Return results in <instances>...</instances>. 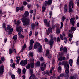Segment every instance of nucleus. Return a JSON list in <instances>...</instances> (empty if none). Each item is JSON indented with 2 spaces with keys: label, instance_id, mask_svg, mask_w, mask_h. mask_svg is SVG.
<instances>
[{
  "label": "nucleus",
  "instance_id": "obj_1",
  "mask_svg": "<svg viewBox=\"0 0 79 79\" xmlns=\"http://www.w3.org/2000/svg\"><path fill=\"white\" fill-rule=\"evenodd\" d=\"M34 48L35 49L38 48L39 52H42V46L40 45V44L39 43H36L35 44Z\"/></svg>",
  "mask_w": 79,
  "mask_h": 79
},
{
  "label": "nucleus",
  "instance_id": "obj_2",
  "mask_svg": "<svg viewBox=\"0 0 79 79\" xmlns=\"http://www.w3.org/2000/svg\"><path fill=\"white\" fill-rule=\"evenodd\" d=\"M22 22H23V23L24 26H27L29 24V22H28L30 19H29L28 18H24L23 17L22 19H21Z\"/></svg>",
  "mask_w": 79,
  "mask_h": 79
},
{
  "label": "nucleus",
  "instance_id": "obj_3",
  "mask_svg": "<svg viewBox=\"0 0 79 79\" xmlns=\"http://www.w3.org/2000/svg\"><path fill=\"white\" fill-rule=\"evenodd\" d=\"M71 6L72 8L74 7V3L72 0L70 1L69 3V13H72L73 12V10L71 8Z\"/></svg>",
  "mask_w": 79,
  "mask_h": 79
},
{
  "label": "nucleus",
  "instance_id": "obj_4",
  "mask_svg": "<svg viewBox=\"0 0 79 79\" xmlns=\"http://www.w3.org/2000/svg\"><path fill=\"white\" fill-rule=\"evenodd\" d=\"M66 66H67V67L66 68L65 73H67V74L65 75V77L68 78L69 76L68 74L69 73V65L68 64H67L66 65H64V66L66 67Z\"/></svg>",
  "mask_w": 79,
  "mask_h": 79
},
{
  "label": "nucleus",
  "instance_id": "obj_5",
  "mask_svg": "<svg viewBox=\"0 0 79 79\" xmlns=\"http://www.w3.org/2000/svg\"><path fill=\"white\" fill-rule=\"evenodd\" d=\"M29 61L30 63V66L31 68H34V61L33 59H30Z\"/></svg>",
  "mask_w": 79,
  "mask_h": 79
},
{
  "label": "nucleus",
  "instance_id": "obj_6",
  "mask_svg": "<svg viewBox=\"0 0 79 79\" xmlns=\"http://www.w3.org/2000/svg\"><path fill=\"white\" fill-rule=\"evenodd\" d=\"M7 29L8 31V32L9 34H11V33L13 32V28H11L10 27V25H8L7 26Z\"/></svg>",
  "mask_w": 79,
  "mask_h": 79
},
{
  "label": "nucleus",
  "instance_id": "obj_7",
  "mask_svg": "<svg viewBox=\"0 0 79 79\" xmlns=\"http://www.w3.org/2000/svg\"><path fill=\"white\" fill-rule=\"evenodd\" d=\"M46 57H48V58L49 59H51V58H52V55L50 54V53L49 52V50H46Z\"/></svg>",
  "mask_w": 79,
  "mask_h": 79
},
{
  "label": "nucleus",
  "instance_id": "obj_8",
  "mask_svg": "<svg viewBox=\"0 0 79 79\" xmlns=\"http://www.w3.org/2000/svg\"><path fill=\"white\" fill-rule=\"evenodd\" d=\"M60 51L61 52L63 51V53H67V48L66 47L63 48V46H62L60 48Z\"/></svg>",
  "mask_w": 79,
  "mask_h": 79
},
{
  "label": "nucleus",
  "instance_id": "obj_9",
  "mask_svg": "<svg viewBox=\"0 0 79 79\" xmlns=\"http://www.w3.org/2000/svg\"><path fill=\"white\" fill-rule=\"evenodd\" d=\"M41 70L42 71H44L45 70V68H46V64H45V62H43L41 64Z\"/></svg>",
  "mask_w": 79,
  "mask_h": 79
},
{
  "label": "nucleus",
  "instance_id": "obj_10",
  "mask_svg": "<svg viewBox=\"0 0 79 79\" xmlns=\"http://www.w3.org/2000/svg\"><path fill=\"white\" fill-rule=\"evenodd\" d=\"M4 69V66H2L0 67V76L3 75V69Z\"/></svg>",
  "mask_w": 79,
  "mask_h": 79
},
{
  "label": "nucleus",
  "instance_id": "obj_11",
  "mask_svg": "<svg viewBox=\"0 0 79 79\" xmlns=\"http://www.w3.org/2000/svg\"><path fill=\"white\" fill-rule=\"evenodd\" d=\"M27 63V60H24V62H23V60H22L20 62V64L22 66H24L25 64H26Z\"/></svg>",
  "mask_w": 79,
  "mask_h": 79
},
{
  "label": "nucleus",
  "instance_id": "obj_12",
  "mask_svg": "<svg viewBox=\"0 0 79 79\" xmlns=\"http://www.w3.org/2000/svg\"><path fill=\"white\" fill-rule=\"evenodd\" d=\"M14 23L16 25H17V27H18L17 26H19L20 24V23H21V21L20 20H14Z\"/></svg>",
  "mask_w": 79,
  "mask_h": 79
},
{
  "label": "nucleus",
  "instance_id": "obj_13",
  "mask_svg": "<svg viewBox=\"0 0 79 79\" xmlns=\"http://www.w3.org/2000/svg\"><path fill=\"white\" fill-rule=\"evenodd\" d=\"M21 29V26H19V27H17L16 28V30L18 32H22L23 31V29ZM20 29V30H19Z\"/></svg>",
  "mask_w": 79,
  "mask_h": 79
},
{
  "label": "nucleus",
  "instance_id": "obj_14",
  "mask_svg": "<svg viewBox=\"0 0 79 79\" xmlns=\"http://www.w3.org/2000/svg\"><path fill=\"white\" fill-rule=\"evenodd\" d=\"M44 21L46 24V26L47 27H50V23L48 22H47V19H44Z\"/></svg>",
  "mask_w": 79,
  "mask_h": 79
},
{
  "label": "nucleus",
  "instance_id": "obj_15",
  "mask_svg": "<svg viewBox=\"0 0 79 79\" xmlns=\"http://www.w3.org/2000/svg\"><path fill=\"white\" fill-rule=\"evenodd\" d=\"M52 2V0H49L48 2L47 1H46L45 2V5L46 6L48 5H50Z\"/></svg>",
  "mask_w": 79,
  "mask_h": 79
},
{
  "label": "nucleus",
  "instance_id": "obj_16",
  "mask_svg": "<svg viewBox=\"0 0 79 79\" xmlns=\"http://www.w3.org/2000/svg\"><path fill=\"white\" fill-rule=\"evenodd\" d=\"M38 25V22H36L34 23H32L31 24V28L32 29H34V28L35 27V26H37Z\"/></svg>",
  "mask_w": 79,
  "mask_h": 79
},
{
  "label": "nucleus",
  "instance_id": "obj_17",
  "mask_svg": "<svg viewBox=\"0 0 79 79\" xmlns=\"http://www.w3.org/2000/svg\"><path fill=\"white\" fill-rule=\"evenodd\" d=\"M74 19H75V18H72L70 19V22L71 23V24L72 25V26H74Z\"/></svg>",
  "mask_w": 79,
  "mask_h": 79
},
{
  "label": "nucleus",
  "instance_id": "obj_18",
  "mask_svg": "<svg viewBox=\"0 0 79 79\" xmlns=\"http://www.w3.org/2000/svg\"><path fill=\"white\" fill-rule=\"evenodd\" d=\"M53 43H54V41L53 40V39H51L49 42L48 43V44H50V47H52V45Z\"/></svg>",
  "mask_w": 79,
  "mask_h": 79
},
{
  "label": "nucleus",
  "instance_id": "obj_19",
  "mask_svg": "<svg viewBox=\"0 0 79 79\" xmlns=\"http://www.w3.org/2000/svg\"><path fill=\"white\" fill-rule=\"evenodd\" d=\"M26 48V44H24V45L22 47V49L21 50V52H23Z\"/></svg>",
  "mask_w": 79,
  "mask_h": 79
},
{
  "label": "nucleus",
  "instance_id": "obj_20",
  "mask_svg": "<svg viewBox=\"0 0 79 79\" xmlns=\"http://www.w3.org/2000/svg\"><path fill=\"white\" fill-rule=\"evenodd\" d=\"M16 59L17 63H18L19 62V61H20V60H21V58H20V57H19V56H17L16 57Z\"/></svg>",
  "mask_w": 79,
  "mask_h": 79
},
{
  "label": "nucleus",
  "instance_id": "obj_21",
  "mask_svg": "<svg viewBox=\"0 0 79 79\" xmlns=\"http://www.w3.org/2000/svg\"><path fill=\"white\" fill-rule=\"evenodd\" d=\"M52 28H49L48 29V32H47V35H49L50 33H52Z\"/></svg>",
  "mask_w": 79,
  "mask_h": 79
},
{
  "label": "nucleus",
  "instance_id": "obj_22",
  "mask_svg": "<svg viewBox=\"0 0 79 79\" xmlns=\"http://www.w3.org/2000/svg\"><path fill=\"white\" fill-rule=\"evenodd\" d=\"M67 5H65L64 6V12L65 13H67Z\"/></svg>",
  "mask_w": 79,
  "mask_h": 79
},
{
  "label": "nucleus",
  "instance_id": "obj_23",
  "mask_svg": "<svg viewBox=\"0 0 79 79\" xmlns=\"http://www.w3.org/2000/svg\"><path fill=\"white\" fill-rule=\"evenodd\" d=\"M61 30H60L59 28H57L56 30V33L57 34H60V32Z\"/></svg>",
  "mask_w": 79,
  "mask_h": 79
},
{
  "label": "nucleus",
  "instance_id": "obj_24",
  "mask_svg": "<svg viewBox=\"0 0 79 79\" xmlns=\"http://www.w3.org/2000/svg\"><path fill=\"white\" fill-rule=\"evenodd\" d=\"M29 12L27 11H26L24 13L25 16V17H27L29 16Z\"/></svg>",
  "mask_w": 79,
  "mask_h": 79
},
{
  "label": "nucleus",
  "instance_id": "obj_25",
  "mask_svg": "<svg viewBox=\"0 0 79 79\" xmlns=\"http://www.w3.org/2000/svg\"><path fill=\"white\" fill-rule=\"evenodd\" d=\"M2 27L3 28H5V29L6 31V25L5 23H4L3 24Z\"/></svg>",
  "mask_w": 79,
  "mask_h": 79
},
{
  "label": "nucleus",
  "instance_id": "obj_26",
  "mask_svg": "<svg viewBox=\"0 0 79 79\" xmlns=\"http://www.w3.org/2000/svg\"><path fill=\"white\" fill-rule=\"evenodd\" d=\"M71 29L72 32H74V31L76 29V27H71Z\"/></svg>",
  "mask_w": 79,
  "mask_h": 79
},
{
  "label": "nucleus",
  "instance_id": "obj_27",
  "mask_svg": "<svg viewBox=\"0 0 79 79\" xmlns=\"http://www.w3.org/2000/svg\"><path fill=\"white\" fill-rule=\"evenodd\" d=\"M35 78V75H32L29 78V79H34Z\"/></svg>",
  "mask_w": 79,
  "mask_h": 79
},
{
  "label": "nucleus",
  "instance_id": "obj_28",
  "mask_svg": "<svg viewBox=\"0 0 79 79\" xmlns=\"http://www.w3.org/2000/svg\"><path fill=\"white\" fill-rule=\"evenodd\" d=\"M17 38H18V36L17 35H15L13 36V39L14 40H16L17 39Z\"/></svg>",
  "mask_w": 79,
  "mask_h": 79
},
{
  "label": "nucleus",
  "instance_id": "obj_29",
  "mask_svg": "<svg viewBox=\"0 0 79 79\" xmlns=\"http://www.w3.org/2000/svg\"><path fill=\"white\" fill-rule=\"evenodd\" d=\"M64 42L66 44L68 42V40L67 39V38L64 37Z\"/></svg>",
  "mask_w": 79,
  "mask_h": 79
},
{
  "label": "nucleus",
  "instance_id": "obj_30",
  "mask_svg": "<svg viewBox=\"0 0 79 79\" xmlns=\"http://www.w3.org/2000/svg\"><path fill=\"white\" fill-rule=\"evenodd\" d=\"M61 66H59L58 68V72H61Z\"/></svg>",
  "mask_w": 79,
  "mask_h": 79
},
{
  "label": "nucleus",
  "instance_id": "obj_31",
  "mask_svg": "<svg viewBox=\"0 0 79 79\" xmlns=\"http://www.w3.org/2000/svg\"><path fill=\"white\" fill-rule=\"evenodd\" d=\"M72 64H73V60L70 59L69 60V64L71 66H72Z\"/></svg>",
  "mask_w": 79,
  "mask_h": 79
},
{
  "label": "nucleus",
  "instance_id": "obj_32",
  "mask_svg": "<svg viewBox=\"0 0 79 79\" xmlns=\"http://www.w3.org/2000/svg\"><path fill=\"white\" fill-rule=\"evenodd\" d=\"M60 61H63V57L62 56H60V58H58V60L60 61Z\"/></svg>",
  "mask_w": 79,
  "mask_h": 79
},
{
  "label": "nucleus",
  "instance_id": "obj_33",
  "mask_svg": "<svg viewBox=\"0 0 79 79\" xmlns=\"http://www.w3.org/2000/svg\"><path fill=\"white\" fill-rule=\"evenodd\" d=\"M33 73V71L32 69H30V75H32Z\"/></svg>",
  "mask_w": 79,
  "mask_h": 79
},
{
  "label": "nucleus",
  "instance_id": "obj_34",
  "mask_svg": "<svg viewBox=\"0 0 79 79\" xmlns=\"http://www.w3.org/2000/svg\"><path fill=\"white\" fill-rule=\"evenodd\" d=\"M13 53V50L11 49H10L9 50V53L10 55H11V53Z\"/></svg>",
  "mask_w": 79,
  "mask_h": 79
},
{
  "label": "nucleus",
  "instance_id": "obj_35",
  "mask_svg": "<svg viewBox=\"0 0 79 79\" xmlns=\"http://www.w3.org/2000/svg\"><path fill=\"white\" fill-rule=\"evenodd\" d=\"M34 40H30V44L33 45V44H34Z\"/></svg>",
  "mask_w": 79,
  "mask_h": 79
},
{
  "label": "nucleus",
  "instance_id": "obj_36",
  "mask_svg": "<svg viewBox=\"0 0 79 79\" xmlns=\"http://www.w3.org/2000/svg\"><path fill=\"white\" fill-rule=\"evenodd\" d=\"M60 39H61V40H64L63 35L61 34L60 35Z\"/></svg>",
  "mask_w": 79,
  "mask_h": 79
},
{
  "label": "nucleus",
  "instance_id": "obj_37",
  "mask_svg": "<svg viewBox=\"0 0 79 79\" xmlns=\"http://www.w3.org/2000/svg\"><path fill=\"white\" fill-rule=\"evenodd\" d=\"M22 71L23 74H25V73H26V69L24 68L23 69Z\"/></svg>",
  "mask_w": 79,
  "mask_h": 79
},
{
  "label": "nucleus",
  "instance_id": "obj_38",
  "mask_svg": "<svg viewBox=\"0 0 79 79\" xmlns=\"http://www.w3.org/2000/svg\"><path fill=\"white\" fill-rule=\"evenodd\" d=\"M33 47V45H31L30 44V46H29V49L31 50H32V47Z\"/></svg>",
  "mask_w": 79,
  "mask_h": 79
},
{
  "label": "nucleus",
  "instance_id": "obj_39",
  "mask_svg": "<svg viewBox=\"0 0 79 79\" xmlns=\"http://www.w3.org/2000/svg\"><path fill=\"white\" fill-rule=\"evenodd\" d=\"M75 4H77V5H79V0H77L75 2Z\"/></svg>",
  "mask_w": 79,
  "mask_h": 79
},
{
  "label": "nucleus",
  "instance_id": "obj_40",
  "mask_svg": "<svg viewBox=\"0 0 79 79\" xmlns=\"http://www.w3.org/2000/svg\"><path fill=\"white\" fill-rule=\"evenodd\" d=\"M11 77L12 79H15V78H16V76H15V75H11Z\"/></svg>",
  "mask_w": 79,
  "mask_h": 79
},
{
  "label": "nucleus",
  "instance_id": "obj_41",
  "mask_svg": "<svg viewBox=\"0 0 79 79\" xmlns=\"http://www.w3.org/2000/svg\"><path fill=\"white\" fill-rule=\"evenodd\" d=\"M68 36L69 37H70L71 38H72L73 37V35H72V34L69 33L68 35Z\"/></svg>",
  "mask_w": 79,
  "mask_h": 79
},
{
  "label": "nucleus",
  "instance_id": "obj_42",
  "mask_svg": "<svg viewBox=\"0 0 79 79\" xmlns=\"http://www.w3.org/2000/svg\"><path fill=\"white\" fill-rule=\"evenodd\" d=\"M45 11V7H43L42 8V11L43 12H44Z\"/></svg>",
  "mask_w": 79,
  "mask_h": 79
},
{
  "label": "nucleus",
  "instance_id": "obj_43",
  "mask_svg": "<svg viewBox=\"0 0 79 79\" xmlns=\"http://www.w3.org/2000/svg\"><path fill=\"white\" fill-rule=\"evenodd\" d=\"M10 66L11 67H13V68H15V63H13V64H10Z\"/></svg>",
  "mask_w": 79,
  "mask_h": 79
},
{
  "label": "nucleus",
  "instance_id": "obj_44",
  "mask_svg": "<svg viewBox=\"0 0 79 79\" xmlns=\"http://www.w3.org/2000/svg\"><path fill=\"white\" fill-rule=\"evenodd\" d=\"M24 10V7L23 6H22V7H20L19 8V10L20 11H23Z\"/></svg>",
  "mask_w": 79,
  "mask_h": 79
},
{
  "label": "nucleus",
  "instance_id": "obj_45",
  "mask_svg": "<svg viewBox=\"0 0 79 79\" xmlns=\"http://www.w3.org/2000/svg\"><path fill=\"white\" fill-rule=\"evenodd\" d=\"M29 56H33V55H34V54L32 52H29Z\"/></svg>",
  "mask_w": 79,
  "mask_h": 79
},
{
  "label": "nucleus",
  "instance_id": "obj_46",
  "mask_svg": "<svg viewBox=\"0 0 79 79\" xmlns=\"http://www.w3.org/2000/svg\"><path fill=\"white\" fill-rule=\"evenodd\" d=\"M27 69H29L30 68V64H28V65L26 66Z\"/></svg>",
  "mask_w": 79,
  "mask_h": 79
},
{
  "label": "nucleus",
  "instance_id": "obj_47",
  "mask_svg": "<svg viewBox=\"0 0 79 79\" xmlns=\"http://www.w3.org/2000/svg\"><path fill=\"white\" fill-rule=\"evenodd\" d=\"M21 72V69H18V73H19V74H20Z\"/></svg>",
  "mask_w": 79,
  "mask_h": 79
},
{
  "label": "nucleus",
  "instance_id": "obj_48",
  "mask_svg": "<svg viewBox=\"0 0 79 79\" xmlns=\"http://www.w3.org/2000/svg\"><path fill=\"white\" fill-rule=\"evenodd\" d=\"M23 5H27V2L26 1H23Z\"/></svg>",
  "mask_w": 79,
  "mask_h": 79
},
{
  "label": "nucleus",
  "instance_id": "obj_49",
  "mask_svg": "<svg viewBox=\"0 0 79 79\" xmlns=\"http://www.w3.org/2000/svg\"><path fill=\"white\" fill-rule=\"evenodd\" d=\"M76 78V77H74V76L73 77V76H70V79H75Z\"/></svg>",
  "mask_w": 79,
  "mask_h": 79
},
{
  "label": "nucleus",
  "instance_id": "obj_50",
  "mask_svg": "<svg viewBox=\"0 0 79 79\" xmlns=\"http://www.w3.org/2000/svg\"><path fill=\"white\" fill-rule=\"evenodd\" d=\"M52 11H50L49 12V15L50 16L49 18H51V17H52Z\"/></svg>",
  "mask_w": 79,
  "mask_h": 79
},
{
  "label": "nucleus",
  "instance_id": "obj_51",
  "mask_svg": "<svg viewBox=\"0 0 79 79\" xmlns=\"http://www.w3.org/2000/svg\"><path fill=\"white\" fill-rule=\"evenodd\" d=\"M36 64H37V66H40V62L39 61L37 62Z\"/></svg>",
  "mask_w": 79,
  "mask_h": 79
},
{
  "label": "nucleus",
  "instance_id": "obj_52",
  "mask_svg": "<svg viewBox=\"0 0 79 79\" xmlns=\"http://www.w3.org/2000/svg\"><path fill=\"white\" fill-rule=\"evenodd\" d=\"M63 76H64V74H60L59 76V77H63Z\"/></svg>",
  "mask_w": 79,
  "mask_h": 79
},
{
  "label": "nucleus",
  "instance_id": "obj_53",
  "mask_svg": "<svg viewBox=\"0 0 79 79\" xmlns=\"http://www.w3.org/2000/svg\"><path fill=\"white\" fill-rule=\"evenodd\" d=\"M57 42H60V39L59 37H58L57 39Z\"/></svg>",
  "mask_w": 79,
  "mask_h": 79
},
{
  "label": "nucleus",
  "instance_id": "obj_54",
  "mask_svg": "<svg viewBox=\"0 0 79 79\" xmlns=\"http://www.w3.org/2000/svg\"><path fill=\"white\" fill-rule=\"evenodd\" d=\"M62 21H64V20H65V17H64V16H63L62 17Z\"/></svg>",
  "mask_w": 79,
  "mask_h": 79
},
{
  "label": "nucleus",
  "instance_id": "obj_55",
  "mask_svg": "<svg viewBox=\"0 0 79 79\" xmlns=\"http://www.w3.org/2000/svg\"><path fill=\"white\" fill-rule=\"evenodd\" d=\"M63 23L62 22H61V27H60V29H62L63 28Z\"/></svg>",
  "mask_w": 79,
  "mask_h": 79
},
{
  "label": "nucleus",
  "instance_id": "obj_56",
  "mask_svg": "<svg viewBox=\"0 0 79 79\" xmlns=\"http://www.w3.org/2000/svg\"><path fill=\"white\" fill-rule=\"evenodd\" d=\"M1 60L2 61H5V58L4 57H1Z\"/></svg>",
  "mask_w": 79,
  "mask_h": 79
},
{
  "label": "nucleus",
  "instance_id": "obj_57",
  "mask_svg": "<svg viewBox=\"0 0 79 79\" xmlns=\"http://www.w3.org/2000/svg\"><path fill=\"white\" fill-rule=\"evenodd\" d=\"M19 37H20V38H24V35H20V36H19Z\"/></svg>",
  "mask_w": 79,
  "mask_h": 79
},
{
  "label": "nucleus",
  "instance_id": "obj_58",
  "mask_svg": "<svg viewBox=\"0 0 79 79\" xmlns=\"http://www.w3.org/2000/svg\"><path fill=\"white\" fill-rule=\"evenodd\" d=\"M4 43H6L7 42V38H6L4 40Z\"/></svg>",
  "mask_w": 79,
  "mask_h": 79
},
{
  "label": "nucleus",
  "instance_id": "obj_59",
  "mask_svg": "<svg viewBox=\"0 0 79 79\" xmlns=\"http://www.w3.org/2000/svg\"><path fill=\"white\" fill-rule=\"evenodd\" d=\"M32 31H30V34H29L30 36H31V35H32Z\"/></svg>",
  "mask_w": 79,
  "mask_h": 79
},
{
  "label": "nucleus",
  "instance_id": "obj_60",
  "mask_svg": "<svg viewBox=\"0 0 79 79\" xmlns=\"http://www.w3.org/2000/svg\"><path fill=\"white\" fill-rule=\"evenodd\" d=\"M35 36H37V35H38V32H35Z\"/></svg>",
  "mask_w": 79,
  "mask_h": 79
},
{
  "label": "nucleus",
  "instance_id": "obj_61",
  "mask_svg": "<svg viewBox=\"0 0 79 79\" xmlns=\"http://www.w3.org/2000/svg\"><path fill=\"white\" fill-rule=\"evenodd\" d=\"M16 11L17 12H18L19 11V7H17L16 8Z\"/></svg>",
  "mask_w": 79,
  "mask_h": 79
},
{
  "label": "nucleus",
  "instance_id": "obj_62",
  "mask_svg": "<svg viewBox=\"0 0 79 79\" xmlns=\"http://www.w3.org/2000/svg\"><path fill=\"white\" fill-rule=\"evenodd\" d=\"M79 41H77L76 42V45L77 46L79 45Z\"/></svg>",
  "mask_w": 79,
  "mask_h": 79
},
{
  "label": "nucleus",
  "instance_id": "obj_63",
  "mask_svg": "<svg viewBox=\"0 0 79 79\" xmlns=\"http://www.w3.org/2000/svg\"><path fill=\"white\" fill-rule=\"evenodd\" d=\"M46 74H47L48 76H50V74H49V72H47L46 73Z\"/></svg>",
  "mask_w": 79,
  "mask_h": 79
},
{
  "label": "nucleus",
  "instance_id": "obj_64",
  "mask_svg": "<svg viewBox=\"0 0 79 79\" xmlns=\"http://www.w3.org/2000/svg\"><path fill=\"white\" fill-rule=\"evenodd\" d=\"M44 40L46 42H48V39L47 38H45L44 39Z\"/></svg>",
  "mask_w": 79,
  "mask_h": 79
}]
</instances>
